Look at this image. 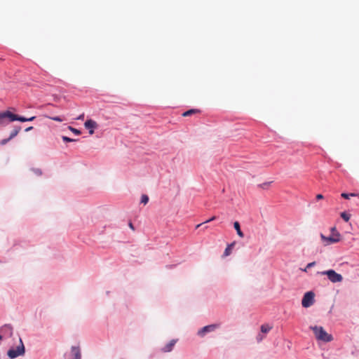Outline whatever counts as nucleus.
<instances>
[{"mask_svg":"<svg viewBox=\"0 0 359 359\" xmlns=\"http://www.w3.org/2000/svg\"><path fill=\"white\" fill-rule=\"evenodd\" d=\"M35 116H32L30 118H25L23 116H18L17 114H13L9 111H5L0 112V126H4L6 123V118H8L9 121H19L21 122L26 121H32L35 119Z\"/></svg>","mask_w":359,"mask_h":359,"instance_id":"nucleus-1","label":"nucleus"},{"mask_svg":"<svg viewBox=\"0 0 359 359\" xmlns=\"http://www.w3.org/2000/svg\"><path fill=\"white\" fill-rule=\"evenodd\" d=\"M310 328L313 330L315 337L318 340L330 342L333 339L332 336L328 334L323 327L311 326Z\"/></svg>","mask_w":359,"mask_h":359,"instance_id":"nucleus-2","label":"nucleus"},{"mask_svg":"<svg viewBox=\"0 0 359 359\" xmlns=\"http://www.w3.org/2000/svg\"><path fill=\"white\" fill-rule=\"evenodd\" d=\"M320 238L324 242L325 245L333 244L338 243L341 239V235L337 231L336 227H332L331 228V234H330V236L326 237L323 234H320Z\"/></svg>","mask_w":359,"mask_h":359,"instance_id":"nucleus-3","label":"nucleus"},{"mask_svg":"<svg viewBox=\"0 0 359 359\" xmlns=\"http://www.w3.org/2000/svg\"><path fill=\"white\" fill-rule=\"evenodd\" d=\"M318 273L322 276L326 275L328 279L333 283H341L343 280L342 276L332 269L318 272Z\"/></svg>","mask_w":359,"mask_h":359,"instance_id":"nucleus-4","label":"nucleus"},{"mask_svg":"<svg viewBox=\"0 0 359 359\" xmlns=\"http://www.w3.org/2000/svg\"><path fill=\"white\" fill-rule=\"evenodd\" d=\"M25 353V346L21 339H20V344L16 348H11L8 350L7 355L10 358H15Z\"/></svg>","mask_w":359,"mask_h":359,"instance_id":"nucleus-5","label":"nucleus"},{"mask_svg":"<svg viewBox=\"0 0 359 359\" xmlns=\"http://www.w3.org/2000/svg\"><path fill=\"white\" fill-rule=\"evenodd\" d=\"M314 293L313 292H307L303 297L302 300V306L308 308L314 303Z\"/></svg>","mask_w":359,"mask_h":359,"instance_id":"nucleus-6","label":"nucleus"},{"mask_svg":"<svg viewBox=\"0 0 359 359\" xmlns=\"http://www.w3.org/2000/svg\"><path fill=\"white\" fill-rule=\"evenodd\" d=\"M219 324H212V325L205 326L203 328H201L200 330L198 331V334L200 337H203L205 336V334L206 333L215 331L217 328L219 327Z\"/></svg>","mask_w":359,"mask_h":359,"instance_id":"nucleus-7","label":"nucleus"},{"mask_svg":"<svg viewBox=\"0 0 359 359\" xmlns=\"http://www.w3.org/2000/svg\"><path fill=\"white\" fill-rule=\"evenodd\" d=\"M84 126L86 128L89 129V133L90 135H93L94 133V128H95L97 126V123L92 119L87 120L85 122Z\"/></svg>","mask_w":359,"mask_h":359,"instance_id":"nucleus-8","label":"nucleus"},{"mask_svg":"<svg viewBox=\"0 0 359 359\" xmlns=\"http://www.w3.org/2000/svg\"><path fill=\"white\" fill-rule=\"evenodd\" d=\"M177 342L176 339H172L169 343H168L163 348V352H170L172 350L174 346L175 345Z\"/></svg>","mask_w":359,"mask_h":359,"instance_id":"nucleus-9","label":"nucleus"},{"mask_svg":"<svg viewBox=\"0 0 359 359\" xmlns=\"http://www.w3.org/2000/svg\"><path fill=\"white\" fill-rule=\"evenodd\" d=\"M72 353L74 356L73 359H81V351L79 346H72Z\"/></svg>","mask_w":359,"mask_h":359,"instance_id":"nucleus-10","label":"nucleus"},{"mask_svg":"<svg viewBox=\"0 0 359 359\" xmlns=\"http://www.w3.org/2000/svg\"><path fill=\"white\" fill-rule=\"evenodd\" d=\"M233 227L236 229L238 236L241 237V238H243L244 237V234H243V231L241 230V226H240V224H239L238 222H235L233 223Z\"/></svg>","mask_w":359,"mask_h":359,"instance_id":"nucleus-11","label":"nucleus"},{"mask_svg":"<svg viewBox=\"0 0 359 359\" xmlns=\"http://www.w3.org/2000/svg\"><path fill=\"white\" fill-rule=\"evenodd\" d=\"M21 130V127L20 126H15L13 130L11 131V134H10V139H13L14 138L15 136L18 135V134L19 133V132Z\"/></svg>","mask_w":359,"mask_h":359,"instance_id":"nucleus-12","label":"nucleus"},{"mask_svg":"<svg viewBox=\"0 0 359 359\" xmlns=\"http://www.w3.org/2000/svg\"><path fill=\"white\" fill-rule=\"evenodd\" d=\"M272 329V326L269 324H264L261 325V332L264 334L268 333Z\"/></svg>","mask_w":359,"mask_h":359,"instance_id":"nucleus-13","label":"nucleus"},{"mask_svg":"<svg viewBox=\"0 0 359 359\" xmlns=\"http://www.w3.org/2000/svg\"><path fill=\"white\" fill-rule=\"evenodd\" d=\"M200 112H201V111L199 109H191L187 110L185 112H184L182 114V116H191L192 114L200 113Z\"/></svg>","mask_w":359,"mask_h":359,"instance_id":"nucleus-14","label":"nucleus"},{"mask_svg":"<svg viewBox=\"0 0 359 359\" xmlns=\"http://www.w3.org/2000/svg\"><path fill=\"white\" fill-rule=\"evenodd\" d=\"M1 330L2 332H8L9 333V335L11 337L13 334V327L10 325H4Z\"/></svg>","mask_w":359,"mask_h":359,"instance_id":"nucleus-15","label":"nucleus"},{"mask_svg":"<svg viewBox=\"0 0 359 359\" xmlns=\"http://www.w3.org/2000/svg\"><path fill=\"white\" fill-rule=\"evenodd\" d=\"M341 196L342 198H346V199H349L351 196H357L359 198V194H355V193H351V194L342 193L341 194Z\"/></svg>","mask_w":359,"mask_h":359,"instance_id":"nucleus-16","label":"nucleus"},{"mask_svg":"<svg viewBox=\"0 0 359 359\" xmlns=\"http://www.w3.org/2000/svg\"><path fill=\"white\" fill-rule=\"evenodd\" d=\"M233 246V243H231L226 248L224 252V256H225V257L229 256L231 253V250H232Z\"/></svg>","mask_w":359,"mask_h":359,"instance_id":"nucleus-17","label":"nucleus"},{"mask_svg":"<svg viewBox=\"0 0 359 359\" xmlns=\"http://www.w3.org/2000/svg\"><path fill=\"white\" fill-rule=\"evenodd\" d=\"M264 334H265L262 333V332H260V333H259V334H257V337H256V339H257V341L258 343L261 342V341H262L265 338V335H264Z\"/></svg>","mask_w":359,"mask_h":359,"instance_id":"nucleus-18","label":"nucleus"},{"mask_svg":"<svg viewBox=\"0 0 359 359\" xmlns=\"http://www.w3.org/2000/svg\"><path fill=\"white\" fill-rule=\"evenodd\" d=\"M149 201V197L145 195V194H143L141 197V203H143V204H147Z\"/></svg>","mask_w":359,"mask_h":359,"instance_id":"nucleus-19","label":"nucleus"},{"mask_svg":"<svg viewBox=\"0 0 359 359\" xmlns=\"http://www.w3.org/2000/svg\"><path fill=\"white\" fill-rule=\"evenodd\" d=\"M341 217L346 222H348L349 220V219H350V215L346 214V212H341Z\"/></svg>","mask_w":359,"mask_h":359,"instance_id":"nucleus-20","label":"nucleus"},{"mask_svg":"<svg viewBox=\"0 0 359 359\" xmlns=\"http://www.w3.org/2000/svg\"><path fill=\"white\" fill-rule=\"evenodd\" d=\"M315 265H316V262H313L309 263V264L306 265V268H305L304 269H303V271H305V272H306L308 269H310V268H311V267L314 266Z\"/></svg>","mask_w":359,"mask_h":359,"instance_id":"nucleus-21","label":"nucleus"},{"mask_svg":"<svg viewBox=\"0 0 359 359\" xmlns=\"http://www.w3.org/2000/svg\"><path fill=\"white\" fill-rule=\"evenodd\" d=\"M48 118L50 119H52L53 121H58V122H62L63 121L62 118H61L59 116H54V117H50V116H47Z\"/></svg>","mask_w":359,"mask_h":359,"instance_id":"nucleus-22","label":"nucleus"},{"mask_svg":"<svg viewBox=\"0 0 359 359\" xmlns=\"http://www.w3.org/2000/svg\"><path fill=\"white\" fill-rule=\"evenodd\" d=\"M69 129L70 130H72L76 135H80L81 134V131L80 130H77L76 128H72L71 126L69 127Z\"/></svg>","mask_w":359,"mask_h":359,"instance_id":"nucleus-23","label":"nucleus"},{"mask_svg":"<svg viewBox=\"0 0 359 359\" xmlns=\"http://www.w3.org/2000/svg\"><path fill=\"white\" fill-rule=\"evenodd\" d=\"M62 140H63L64 142H70L76 141V140L69 138V137H66V136H63L62 137Z\"/></svg>","mask_w":359,"mask_h":359,"instance_id":"nucleus-24","label":"nucleus"},{"mask_svg":"<svg viewBox=\"0 0 359 359\" xmlns=\"http://www.w3.org/2000/svg\"><path fill=\"white\" fill-rule=\"evenodd\" d=\"M10 140H11V139H10V137L8 138H6V139H3L1 140L0 142V144L1 145H5L6 144H7Z\"/></svg>","mask_w":359,"mask_h":359,"instance_id":"nucleus-25","label":"nucleus"},{"mask_svg":"<svg viewBox=\"0 0 359 359\" xmlns=\"http://www.w3.org/2000/svg\"><path fill=\"white\" fill-rule=\"evenodd\" d=\"M33 171L37 175H41L42 173L39 169H34Z\"/></svg>","mask_w":359,"mask_h":359,"instance_id":"nucleus-26","label":"nucleus"},{"mask_svg":"<svg viewBox=\"0 0 359 359\" xmlns=\"http://www.w3.org/2000/svg\"><path fill=\"white\" fill-rule=\"evenodd\" d=\"M215 219H216V217L213 216L211 218H210L209 219H208L207 221H205L204 223H208V222H210L213 221Z\"/></svg>","mask_w":359,"mask_h":359,"instance_id":"nucleus-27","label":"nucleus"},{"mask_svg":"<svg viewBox=\"0 0 359 359\" xmlns=\"http://www.w3.org/2000/svg\"><path fill=\"white\" fill-rule=\"evenodd\" d=\"M323 196L322 194H318L316 196V199L317 200H320V199H323Z\"/></svg>","mask_w":359,"mask_h":359,"instance_id":"nucleus-28","label":"nucleus"},{"mask_svg":"<svg viewBox=\"0 0 359 359\" xmlns=\"http://www.w3.org/2000/svg\"><path fill=\"white\" fill-rule=\"evenodd\" d=\"M84 118V114H81L77 119L78 120H83Z\"/></svg>","mask_w":359,"mask_h":359,"instance_id":"nucleus-29","label":"nucleus"},{"mask_svg":"<svg viewBox=\"0 0 359 359\" xmlns=\"http://www.w3.org/2000/svg\"><path fill=\"white\" fill-rule=\"evenodd\" d=\"M32 129H33V127H32V126H30V127L27 128L25 129V131H27H27H29V130H32Z\"/></svg>","mask_w":359,"mask_h":359,"instance_id":"nucleus-30","label":"nucleus"},{"mask_svg":"<svg viewBox=\"0 0 359 359\" xmlns=\"http://www.w3.org/2000/svg\"><path fill=\"white\" fill-rule=\"evenodd\" d=\"M129 226H130V228L131 229H133V230H134V229H134V226H133V224L131 222H130V223H129Z\"/></svg>","mask_w":359,"mask_h":359,"instance_id":"nucleus-31","label":"nucleus"},{"mask_svg":"<svg viewBox=\"0 0 359 359\" xmlns=\"http://www.w3.org/2000/svg\"><path fill=\"white\" fill-rule=\"evenodd\" d=\"M202 224H199L196 226V228H198Z\"/></svg>","mask_w":359,"mask_h":359,"instance_id":"nucleus-32","label":"nucleus"},{"mask_svg":"<svg viewBox=\"0 0 359 359\" xmlns=\"http://www.w3.org/2000/svg\"><path fill=\"white\" fill-rule=\"evenodd\" d=\"M2 339V336L0 334V340Z\"/></svg>","mask_w":359,"mask_h":359,"instance_id":"nucleus-33","label":"nucleus"}]
</instances>
